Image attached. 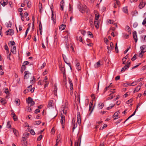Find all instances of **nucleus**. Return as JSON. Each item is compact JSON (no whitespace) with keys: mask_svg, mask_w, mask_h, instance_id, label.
I'll return each instance as SVG.
<instances>
[{"mask_svg":"<svg viewBox=\"0 0 146 146\" xmlns=\"http://www.w3.org/2000/svg\"><path fill=\"white\" fill-rule=\"evenodd\" d=\"M146 5V2L145 1H141L139 5V8L140 9H142Z\"/></svg>","mask_w":146,"mask_h":146,"instance_id":"nucleus-4","label":"nucleus"},{"mask_svg":"<svg viewBox=\"0 0 146 146\" xmlns=\"http://www.w3.org/2000/svg\"><path fill=\"white\" fill-rule=\"evenodd\" d=\"M104 104L102 103H99L98 104V107L99 109H102L104 106Z\"/></svg>","mask_w":146,"mask_h":146,"instance_id":"nucleus-15","label":"nucleus"},{"mask_svg":"<svg viewBox=\"0 0 146 146\" xmlns=\"http://www.w3.org/2000/svg\"><path fill=\"white\" fill-rule=\"evenodd\" d=\"M49 84V82L47 81H46L45 82L44 86V88H45Z\"/></svg>","mask_w":146,"mask_h":146,"instance_id":"nucleus-46","label":"nucleus"},{"mask_svg":"<svg viewBox=\"0 0 146 146\" xmlns=\"http://www.w3.org/2000/svg\"><path fill=\"white\" fill-rule=\"evenodd\" d=\"M123 11L125 13L128 14V9L126 7H124L123 9Z\"/></svg>","mask_w":146,"mask_h":146,"instance_id":"nucleus-32","label":"nucleus"},{"mask_svg":"<svg viewBox=\"0 0 146 146\" xmlns=\"http://www.w3.org/2000/svg\"><path fill=\"white\" fill-rule=\"evenodd\" d=\"M100 62V61L99 60L94 64V66L95 68H98L101 66V64Z\"/></svg>","mask_w":146,"mask_h":146,"instance_id":"nucleus-9","label":"nucleus"},{"mask_svg":"<svg viewBox=\"0 0 146 146\" xmlns=\"http://www.w3.org/2000/svg\"><path fill=\"white\" fill-rule=\"evenodd\" d=\"M42 135H40L37 138V140L38 141H39L42 139Z\"/></svg>","mask_w":146,"mask_h":146,"instance_id":"nucleus-45","label":"nucleus"},{"mask_svg":"<svg viewBox=\"0 0 146 146\" xmlns=\"http://www.w3.org/2000/svg\"><path fill=\"white\" fill-rule=\"evenodd\" d=\"M16 46H13V47L11 48V50L13 53L15 54L16 53Z\"/></svg>","mask_w":146,"mask_h":146,"instance_id":"nucleus-17","label":"nucleus"},{"mask_svg":"<svg viewBox=\"0 0 146 146\" xmlns=\"http://www.w3.org/2000/svg\"><path fill=\"white\" fill-rule=\"evenodd\" d=\"M88 35L90 36L91 37H93V35L92 34V33L90 31H88Z\"/></svg>","mask_w":146,"mask_h":146,"instance_id":"nucleus-56","label":"nucleus"},{"mask_svg":"<svg viewBox=\"0 0 146 146\" xmlns=\"http://www.w3.org/2000/svg\"><path fill=\"white\" fill-rule=\"evenodd\" d=\"M0 102L2 105L5 104L6 103V101L3 98H2L1 100H0Z\"/></svg>","mask_w":146,"mask_h":146,"instance_id":"nucleus-30","label":"nucleus"},{"mask_svg":"<svg viewBox=\"0 0 146 146\" xmlns=\"http://www.w3.org/2000/svg\"><path fill=\"white\" fill-rule=\"evenodd\" d=\"M140 89H141L140 86V85H138L135 89L134 90L133 92V93H134L135 92H138L139 91V90H140Z\"/></svg>","mask_w":146,"mask_h":146,"instance_id":"nucleus-16","label":"nucleus"},{"mask_svg":"<svg viewBox=\"0 0 146 146\" xmlns=\"http://www.w3.org/2000/svg\"><path fill=\"white\" fill-rule=\"evenodd\" d=\"M129 68V66H127V65H125L123 67L121 71V72H123L125 70H127Z\"/></svg>","mask_w":146,"mask_h":146,"instance_id":"nucleus-14","label":"nucleus"},{"mask_svg":"<svg viewBox=\"0 0 146 146\" xmlns=\"http://www.w3.org/2000/svg\"><path fill=\"white\" fill-rule=\"evenodd\" d=\"M146 51V50L144 51V50H141V52L139 54V56L141 58L143 56V53L145 52Z\"/></svg>","mask_w":146,"mask_h":146,"instance_id":"nucleus-28","label":"nucleus"},{"mask_svg":"<svg viewBox=\"0 0 146 146\" xmlns=\"http://www.w3.org/2000/svg\"><path fill=\"white\" fill-rule=\"evenodd\" d=\"M27 102L28 105L29 106H32L34 105L35 104V102L33 100V99L30 97H29L27 100Z\"/></svg>","mask_w":146,"mask_h":146,"instance_id":"nucleus-3","label":"nucleus"},{"mask_svg":"<svg viewBox=\"0 0 146 146\" xmlns=\"http://www.w3.org/2000/svg\"><path fill=\"white\" fill-rule=\"evenodd\" d=\"M31 88H29V91L31 92H33L34 91L35 88H33V89H32Z\"/></svg>","mask_w":146,"mask_h":146,"instance_id":"nucleus-51","label":"nucleus"},{"mask_svg":"<svg viewBox=\"0 0 146 146\" xmlns=\"http://www.w3.org/2000/svg\"><path fill=\"white\" fill-rule=\"evenodd\" d=\"M119 114V113L118 112H116L113 115L114 117H117L118 115Z\"/></svg>","mask_w":146,"mask_h":146,"instance_id":"nucleus-55","label":"nucleus"},{"mask_svg":"<svg viewBox=\"0 0 146 146\" xmlns=\"http://www.w3.org/2000/svg\"><path fill=\"white\" fill-rule=\"evenodd\" d=\"M140 48L141 50L144 51L145 49H146V45L142 46Z\"/></svg>","mask_w":146,"mask_h":146,"instance_id":"nucleus-35","label":"nucleus"},{"mask_svg":"<svg viewBox=\"0 0 146 146\" xmlns=\"http://www.w3.org/2000/svg\"><path fill=\"white\" fill-rule=\"evenodd\" d=\"M26 67L23 64L21 68V71L22 73L25 70Z\"/></svg>","mask_w":146,"mask_h":146,"instance_id":"nucleus-24","label":"nucleus"},{"mask_svg":"<svg viewBox=\"0 0 146 146\" xmlns=\"http://www.w3.org/2000/svg\"><path fill=\"white\" fill-rule=\"evenodd\" d=\"M77 7L79 11L82 13L84 12L85 10H86L87 8L86 5H82L80 2H79L77 4Z\"/></svg>","mask_w":146,"mask_h":146,"instance_id":"nucleus-1","label":"nucleus"},{"mask_svg":"<svg viewBox=\"0 0 146 146\" xmlns=\"http://www.w3.org/2000/svg\"><path fill=\"white\" fill-rule=\"evenodd\" d=\"M77 115V121L78 124L80 125L81 123V119L80 113L79 112H78Z\"/></svg>","mask_w":146,"mask_h":146,"instance_id":"nucleus-5","label":"nucleus"},{"mask_svg":"<svg viewBox=\"0 0 146 146\" xmlns=\"http://www.w3.org/2000/svg\"><path fill=\"white\" fill-rule=\"evenodd\" d=\"M136 56L137 54H135L133 57L131 59L132 61H134L136 59Z\"/></svg>","mask_w":146,"mask_h":146,"instance_id":"nucleus-40","label":"nucleus"},{"mask_svg":"<svg viewBox=\"0 0 146 146\" xmlns=\"http://www.w3.org/2000/svg\"><path fill=\"white\" fill-rule=\"evenodd\" d=\"M1 4L3 7L7 4V2H5L4 1H2L0 2Z\"/></svg>","mask_w":146,"mask_h":146,"instance_id":"nucleus-22","label":"nucleus"},{"mask_svg":"<svg viewBox=\"0 0 146 146\" xmlns=\"http://www.w3.org/2000/svg\"><path fill=\"white\" fill-rule=\"evenodd\" d=\"M72 123L73 125V127L72 128V132H73L74 129L77 126V124L76 123H75V121H74V119L72 120Z\"/></svg>","mask_w":146,"mask_h":146,"instance_id":"nucleus-11","label":"nucleus"},{"mask_svg":"<svg viewBox=\"0 0 146 146\" xmlns=\"http://www.w3.org/2000/svg\"><path fill=\"white\" fill-rule=\"evenodd\" d=\"M10 42V43L11 44V45H12V46H13V45H14L15 44V42H14V41H11Z\"/></svg>","mask_w":146,"mask_h":146,"instance_id":"nucleus-61","label":"nucleus"},{"mask_svg":"<svg viewBox=\"0 0 146 146\" xmlns=\"http://www.w3.org/2000/svg\"><path fill=\"white\" fill-rule=\"evenodd\" d=\"M93 22L92 20L90 21V24L91 25V27L94 26Z\"/></svg>","mask_w":146,"mask_h":146,"instance_id":"nucleus-53","label":"nucleus"},{"mask_svg":"<svg viewBox=\"0 0 146 146\" xmlns=\"http://www.w3.org/2000/svg\"><path fill=\"white\" fill-rule=\"evenodd\" d=\"M6 33H7V35H12L14 33V31L12 29H9Z\"/></svg>","mask_w":146,"mask_h":146,"instance_id":"nucleus-6","label":"nucleus"},{"mask_svg":"<svg viewBox=\"0 0 146 146\" xmlns=\"http://www.w3.org/2000/svg\"><path fill=\"white\" fill-rule=\"evenodd\" d=\"M58 41V38L56 36V35H55L54 38V42H57Z\"/></svg>","mask_w":146,"mask_h":146,"instance_id":"nucleus-41","label":"nucleus"},{"mask_svg":"<svg viewBox=\"0 0 146 146\" xmlns=\"http://www.w3.org/2000/svg\"><path fill=\"white\" fill-rule=\"evenodd\" d=\"M39 29L42 30V27L41 23L40 22V23L39 24Z\"/></svg>","mask_w":146,"mask_h":146,"instance_id":"nucleus-60","label":"nucleus"},{"mask_svg":"<svg viewBox=\"0 0 146 146\" xmlns=\"http://www.w3.org/2000/svg\"><path fill=\"white\" fill-rule=\"evenodd\" d=\"M13 132L15 135L16 136H17L18 135V132L15 129H13Z\"/></svg>","mask_w":146,"mask_h":146,"instance_id":"nucleus-31","label":"nucleus"},{"mask_svg":"<svg viewBox=\"0 0 146 146\" xmlns=\"http://www.w3.org/2000/svg\"><path fill=\"white\" fill-rule=\"evenodd\" d=\"M30 133L32 135H34L35 134V132L33 129H31L30 131Z\"/></svg>","mask_w":146,"mask_h":146,"instance_id":"nucleus-48","label":"nucleus"},{"mask_svg":"<svg viewBox=\"0 0 146 146\" xmlns=\"http://www.w3.org/2000/svg\"><path fill=\"white\" fill-rule=\"evenodd\" d=\"M126 29H127V30L128 31V32L129 33L131 34V30L129 26H126Z\"/></svg>","mask_w":146,"mask_h":146,"instance_id":"nucleus-33","label":"nucleus"},{"mask_svg":"<svg viewBox=\"0 0 146 146\" xmlns=\"http://www.w3.org/2000/svg\"><path fill=\"white\" fill-rule=\"evenodd\" d=\"M4 48L5 50H7L8 52L9 51V50L8 49V48L7 45H6L4 46Z\"/></svg>","mask_w":146,"mask_h":146,"instance_id":"nucleus-62","label":"nucleus"},{"mask_svg":"<svg viewBox=\"0 0 146 146\" xmlns=\"http://www.w3.org/2000/svg\"><path fill=\"white\" fill-rule=\"evenodd\" d=\"M29 63V62L27 61H24V62L23 63V64L24 65V66H25L26 65H27Z\"/></svg>","mask_w":146,"mask_h":146,"instance_id":"nucleus-43","label":"nucleus"},{"mask_svg":"<svg viewBox=\"0 0 146 146\" xmlns=\"http://www.w3.org/2000/svg\"><path fill=\"white\" fill-rule=\"evenodd\" d=\"M67 104H68L66 103L65 105H63L62 106L61 110L63 112V113L66 114L67 113L66 111L68 109Z\"/></svg>","mask_w":146,"mask_h":146,"instance_id":"nucleus-2","label":"nucleus"},{"mask_svg":"<svg viewBox=\"0 0 146 146\" xmlns=\"http://www.w3.org/2000/svg\"><path fill=\"white\" fill-rule=\"evenodd\" d=\"M142 25L145 26H146V18H145L142 22Z\"/></svg>","mask_w":146,"mask_h":146,"instance_id":"nucleus-42","label":"nucleus"},{"mask_svg":"<svg viewBox=\"0 0 146 146\" xmlns=\"http://www.w3.org/2000/svg\"><path fill=\"white\" fill-rule=\"evenodd\" d=\"M29 134L28 133H26L23 134V135L25 136V137H28L29 135Z\"/></svg>","mask_w":146,"mask_h":146,"instance_id":"nucleus-64","label":"nucleus"},{"mask_svg":"<svg viewBox=\"0 0 146 146\" xmlns=\"http://www.w3.org/2000/svg\"><path fill=\"white\" fill-rule=\"evenodd\" d=\"M39 11L41 13L42 12V10H41L42 9V4L41 3H39Z\"/></svg>","mask_w":146,"mask_h":146,"instance_id":"nucleus-27","label":"nucleus"},{"mask_svg":"<svg viewBox=\"0 0 146 146\" xmlns=\"http://www.w3.org/2000/svg\"><path fill=\"white\" fill-rule=\"evenodd\" d=\"M128 54L125 57H123L122 59L123 60H125L128 58Z\"/></svg>","mask_w":146,"mask_h":146,"instance_id":"nucleus-58","label":"nucleus"},{"mask_svg":"<svg viewBox=\"0 0 146 146\" xmlns=\"http://www.w3.org/2000/svg\"><path fill=\"white\" fill-rule=\"evenodd\" d=\"M62 56H63V59H64V61L67 64H68L70 68V69H72V68H71V65H70V63H67V62H66V60H67V58H66V56L65 55H64H64L63 54H62Z\"/></svg>","mask_w":146,"mask_h":146,"instance_id":"nucleus-13","label":"nucleus"},{"mask_svg":"<svg viewBox=\"0 0 146 146\" xmlns=\"http://www.w3.org/2000/svg\"><path fill=\"white\" fill-rule=\"evenodd\" d=\"M137 25H138V24H137V23L135 22L133 23V27L135 28L137 27Z\"/></svg>","mask_w":146,"mask_h":146,"instance_id":"nucleus-54","label":"nucleus"},{"mask_svg":"<svg viewBox=\"0 0 146 146\" xmlns=\"http://www.w3.org/2000/svg\"><path fill=\"white\" fill-rule=\"evenodd\" d=\"M115 50L116 52L117 53L118 52V47L117 46V43H116L115 45Z\"/></svg>","mask_w":146,"mask_h":146,"instance_id":"nucleus-44","label":"nucleus"},{"mask_svg":"<svg viewBox=\"0 0 146 146\" xmlns=\"http://www.w3.org/2000/svg\"><path fill=\"white\" fill-rule=\"evenodd\" d=\"M41 123V121H36L35 122V124L36 125H39Z\"/></svg>","mask_w":146,"mask_h":146,"instance_id":"nucleus-36","label":"nucleus"},{"mask_svg":"<svg viewBox=\"0 0 146 146\" xmlns=\"http://www.w3.org/2000/svg\"><path fill=\"white\" fill-rule=\"evenodd\" d=\"M40 112V110L38 109H36L35 111V113L36 114H37L38 113Z\"/></svg>","mask_w":146,"mask_h":146,"instance_id":"nucleus-57","label":"nucleus"},{"mask_svg":"<svg viewBox=\"0 0 146 146\" xmlns=\"http://www.w3.org/2000/svg\"><path fill=\"white\" fill-rule=\"evenodd\" d=\"M133 39L135 40V42H136L137 40V38L136 31H134L133 32Z\"/></svg>","mask_w":146,"mask_h":146,"instance_id":"nucleus-8","label":"nucleus"},{"mask_svg":"<svg viewBox=\"0 0 146 146\" xmlns=\"http://www.w3.org/2000/svg\"><path fill=\"white\" fill-rule=\"evenodd\" d=\"M53 103V101L52 100H50L49 101L48 104V108H50L53 106H52V103Z\"/></svg>","mask_w":146,"mask_h":146,"instance_id":"nucleus-19","label":"nucleus"},{"mask_svg":"<svg viewBox=\"0 0 146 146\" xmlns=\"http://www.w3.org/2000/svg\"><path fill=\"white\" fill-rule=\"evenodd\" d=\"M60 139V136L58 135L57 136V139L56 140V142L57 143H58L59 142Z\"/></svg>","mask_w":146,"mask_h":146,"instance_id":"nucleus-38","label":"nucleus"},{"mask_svg":"<svg viewBox=\"0 0 146 146\" xmlns=\"http://www.w3.org/2000/svg\"><path fill=\"white\" fill-rule=\"evenodd\" d=\"M30 28V26H29L28 27L25 33V37H26L27 36V35L28 33V32L29 31Z\"/></svg>","mask_w":146,"mask_h":146,"instance_id":"nucleus-34","label":"nucleus"},{"mask_svg":"<svg viewBox=\"0 0 146 146\" xmlns=\"http://www.w3.org/2000/svg\"><path fill=\"white\" fill-rule=\"evenodd\" d=\"M28 72L27 71H25L24 72V73L25 74V75L24 76L25 78H26V79L28 78L29 77V76L28 75Z\"/></svg>","mask_w":146,"mask_h":146,"instance_id":"nucleus-25","label":"nucleus"},{"mask_svg":"<svg viewBox=\"0 0 146 146\" xmlns=\"http://www.w3.org/2000/svg\"><path fill=\"white\" fill-rule=\"evenodd\" d=\"M78 40L80 42H82V43H83V40L82 37L80 36H79L78 37Z\"/></svg>","mask_w":146,"mask_h":146,"instance_id":"nucleus-52","label":"nucleus"},{"mask_svg":"<svg viewBox=\"0 0 146 146\" xmlns=\"http://www.w3.org/2000/svg\"><path fill=\"white\" fill-rule=\"evenodd\" d=\"M94 25L95 27L97 29L99 27V25L98 24V21L96 20L94 21Z\"/></svg>","mask_w":146,"mask_h":146,"instance_id":"nucleus-20","label":"nucleus"},{"mask_svg":"<svg viewBox=\"0 0 146 146\" xmlns=\"http://www.w3.org/2000/svg\"><path fill=\"white\" fill-rule=\"evenodd\" d=\"M138 13V12L137 11H134L133 13V14L132 15V16L133 17L134 15H137Z\"/></svg>","mask_w":146,"mask_h":146,"instance_id":"nucleus-49","label":"nucleus"},{"mask_svg":"<svg viewBox=\"0 0 146 146\" xmlns=\"http://www.w3.org/2000/svg\"><path fill=\"white\" fill-rule=\"evenodd\" d=\"M7 127L8 128H10L11 127V125L10 124V123L9 121H8L7 122Z\"/></svg>","mask_w":146,"mask_h":146,"instance_id":"nucleus-37","label":"nucleus"},{"mask_svg":"<svg viewBox=\"0 0 146 146\" xmlns=\"http://www.w3.org/2000/svg\"><path fill=\"white\" fill-rule=\"evenodd\" d=\"M66 26L64 25H62L60 26L59 29L60 30H64Z\"/></svg>","mask_w":146,"mask_h":146,"instance_id":"nucleus-26","label":"nucleus"},{"mask_svg":"<svg viewBox=\"0 0 146 146\" xmlns=\"http://www.w3.org/2000/svg\"><path fill=\"white\" fill-rule=\"evenodd\" d=\"M7 27L8 28L9 27L10 28L11 27V26L12 25V23L10 21H9V23H7Z\"/></svg>","mask_w":146,"mask_h":146,"instance_id":"nucleus-29","label":"nucleus"},{"mask_svg":"<svg viewBox=\"0 0 146 146\" xmlns=\"http://www.w3.org/2000/svg\"><path fill=\"white\" fill-rule=\"evenodd\" d=\"M32 85H30L29 86H28L27 88V89L25 90L24 91V93L25 94L26 93H27L29 91V88L32 87Z\"/></svg>","mask_w":146,"mask_h":146,"instance_id":"nucleus-21","label":"nucleus"},{"mask_svg":"<svg viewBox=\"0 0 146 146\" xmlns=\"http://www.w3.org/2000/svg\"><path fill=\"white\" fill-rule=\"evenodd\" d=\"M68 80H69V83L70 84V90H72L73 89V84H72V80H71V79L69 78H68Z\"/></svg>","mask_w":146,"mask_h":146,"instance_id":"nucleus-10","label":"nucleus"},{"mask_svg":"<svg viewBox=\"0 0 146 146\" xmlns=\"http://www.w3.org/2000/svg\"><path fill=\"white\" fill-rule=\"evenodd\" d=\"M50 8H51V11H52V17H51L52 20H53V22H54V24L56 23V20L55 19V18L54 17V12H53V11L52 10V8L51 7H50Z\"/></svg>","mask_w":146,"mask_h":146,"instance_id":"nucleus-12","label":"nucleus"},{"mask_svg":"<svg viewBox=\"0 0 146 146\" xmlns=\"http://www.w3.org/2000/svg\"><path fill=\"white\" fill-rule=\"evenodd\" d=\"M93 105V102H90V105H89V110L90 111V113H89V115H90L91 114V113L92 111H93V108H92L91 110V109L92 108V106Z\"/></svg>","mask_w":146,"mask_h":146,"instance_id":"nucleus-18","label":"nucleus"},{"mask_svg":"<svg viewBox=\"0 0 146 146\" xmlns=\"http://www.w3.org/2000/svg\"><path fill=\"white\" fill-rule=\"evenodd\" d=\"M137 83L138 82L137 80L134 81L132 83L131 86H134L137 85Z\"/></svg>","mask_w":146,"mask_h":146,"instance_id":"nucleus-39","label":"nucleus"},{"mask_svg":"<svg viewBox=\"0 0 146 146\" xmlns=\"http://www.w3.org/2000/svg\"><path fill=\"white\" fill-rule=\"evenodd\" d=\"M81 34L83 35H84L86 34V31L84 30H81Z\"/></svg>","mask_w":146,"mask_h":146,"instance_id":"nucleus-47","label":"nucleus"},{"mask_svg":"<svg viewBox=\"0 0 146 146\" xmlns=\"http://www.w3.org/2000/svg\"><path fill=\"white\" fill-rule=\"evenodd\" d=\"M65 122V117L63 115H62L61 117V119H60V122L62 124V126H63V125H64Z\"/></svg>","mask_w":146,"mask_h":146,"instance_id":"nucleus-7","label":"nucleus"},{"mask_svg":"<svg viewBox=\"0 0 146 146\" xmlns=\"http://www.w3.org/2000/svg\"><path fill=\"white\" fill-rule=\"evenodd\" d=\"M132 100L131 99H130V100H128L126 102V103L127 104H129V103H131L132 102Z\"/></svg>","mask_w":146,"mask_h":146,"instance_id":"nucleus-59","label":"nucleus"},{"mask_svg":"<svg viewBox=\"0 0 146 146\" xmlns=\"http://www.w3.org/2000/svg\"><path fill=\"white\" fill-rule=\"evenodd\" d=\"M24 16L25 17H27L29 15L28 13L27 12H25L24 13Z\"/></svg>","mask_w":146,"mask_h":146,"instance_id":"nucleus-63","label":"nucleus"},{"mask_svg":"<svg viewBox=\"0 0 146 146\" xmlns=\"http://www.w3.org/2000/svg\"><path fill=\"white\" fill-rule=\"evenodd\" d=\"M95 20H98L99 18V15H98L96 14H95Z\"/></svg>","mask_w":146,"mask_h":146,"instance_id":"nucleus-50","label":"nucleus"},{"mask_svg":"<svg viewBox=\"0 0 146 146\" xmlns=\"http://www.w3.org/2000/svg\"><path fill=\"white\" fill-rule=\"evenodd\" d=\"M110 47H109V50L111 51V50L113 48V42H111L110 43Z\"/></svg>","mask_w":146,"mask_h":146,"instance_id":"nucleus-23","label":"nucleus"}]
</instances>
